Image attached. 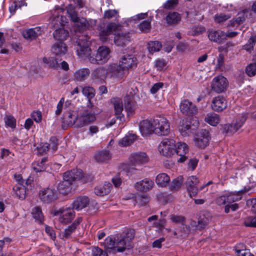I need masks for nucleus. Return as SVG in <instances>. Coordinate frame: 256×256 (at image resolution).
Masks as SVG:
<instances>
[{
    "label": "nucleus",
    "instance_id": "f257e3e1",
    "mask_svg": "<svg viewBox=\"0 0 256 256\" xmlns=\"http://www.w3.org/2000/svg\"><path fill=\"white\" fill-rule=\"evenodd\" d=\"M54 12H56V14L52 20L51 26L55 29L53 33L54 38L58 41L52 47V52L55 56L54 60L50 62V66L56 70H64V60H62L64 56L63 8L56 6Z\"/></svg>",
    "mask_w": 256,
    "mask_h": 256
},
{
    "label": "nucleus",
    "instance_id": "f03ea898",
    "mask_svg": "<svg viewBox=\"0 0 256 256\" xmlns=\"http://www.w3.org/2000/svg\"><path fill=\"white\" fill-rule=\"evenodd\" d=\"M82 176L80 170L73 169L65 172V195H72L75 192L76 185L73 182L80 180Z\"/></svg>",
    "mask_w": 256,
    "mask_h": 256
},
{
    "label": "nucleus",
    "instance_id": "7ed1b4c3",
    "mask_svg": "<svg viewBox=\"0 0 256 256\" xmlns=\"http://www.w3.org/2000/svg\"><path fill=\"white\" fill-rule=\"evenodd\" d=\"M153 132L158 136H167L170 132L168 120L164 116H156L153 119Z\"/></svg>",
    "mask_w": 256,
    "mask_h": 256
},
{
    "label": "nucleus",
    "instance_id": "20e7f679",
    "mask_svg": "<svg viewBox=\"0 0 256 256\" xmlns=\"http://www.w3.org/2000/svg\"><path fill=\"white\" fill-rule=\"evenodd\" d=\"M110 50L106 46H101L96 50L94 57H90V62L93 64H103L110 58Z\"/></svg>",
    "mask_w": 256,
    "mask_h": 256
},
{
    "label": "nucleus",
    "instance_id": "39448f33",
    "mask_svg": "<svg viewBox=\"0 0 256 256\" xmlns=\"http://www.w3.org/2000/svg\"><path fill=\"white\" fill-rule=\"evenodd\" d=\"M176 142L171 138H164L158 146L159 152L163 156L170 157L176 152Z\"/></svg>",
    "mask_w": 256,
    "mask_h": 256
},
{
    "label": "nucleus",
    "instance_id": "423d86ee",
    "mask_svg": "<svg viewBox=\"0 0 256 256\" xmlns=\"http://www.w3.org/2000/svg\"><path fill=\"white\" fill-rule=\"evenodd\" d=\"M210 138L209 131L206 129H202L196 134L194 142L198 147L204 148L208 145Z\"/></svg>",
    "mask_w": 256,
    "mask_h": 256
},
{
    "label": "nucleus",
    "instance_id": "0eeeda50",
    "mask_svg": "<svg viewBox=\"0 0 256 256\" xmlns=\"http://www.w3.org/2000/svg\"><path fill=\"white\" fill-rule=\"evenodd\" d=\"M228 86L227 79L222 76H218L214 78L212 82V90L217 93H220L226 90Z\"/></svg>",
    "mask_w": 256,
    "mask_h": 256
},
{
    "label": "nucleus",
    "instance_id": "6e6552de",
    "mask_svg": "<svg viewBox=\"0 0 256 256\" xmlns=\"http://www.w3.org/2000/svg\"><path fill=\"white\" fill-rule=\"evenodd\" d=\"M39 197L42 202L50 204L58 198V194L54 189L48 188L40 192Z\"/></svg>",
    "mask_w": 256,
    "mask_h": 256
},
{
    "label": "nucleus",
    "instance_id": "1a4fd4ad",
    "mask_svg": "<svg viewBox=\"0 0 256 256\" xmlns=\"http://www.w3.org/2000/svg\"><path fill=\"white\" fill-rule=\"evenodd\" d=\"M95 120L96 116L94 114L86 110L84 111L79 118L78 117L76 126L78 128H82L84 126L90 124Z\"/></svg>",
    "mask_w": 256,
    "mask_h": 256
},
{
    "label": "nucleus",
    "instance_id": "9d476101",
    "mask_svg": "<svg viewBox=\"0 0 256 256\" xmlns=\"http://www.w3.org/2000/svg\"><path fill=\"white\" fill-rule=\"evenodd\" d=\"M180 109L182 113L188 116H191L196 114L198 112L196 106L188 100H184L182 101Z\"/></svg>",
    "mask_w": 256,
    "mask_h": 256
},
{
    "label": "nucleus",
    "instance_id": "9b49d317",
    "mask_svg": "<svg viewBox=\"0 0 256 256\" xmlns=\"http://www.w3.org/2000/svg\"><path fill=\"white\" fill-rule=\"evenodd\" d=\"M127 238L120 236V238L117 236L116 239V242L115 244V248L116 252H123L126 250V240L129 238L130 240H132L134 238V230H130L126 233Z\"/></svg>",
    "mask_w": 256,
    "mask_h": 256
},
{
    "label": "nucleus",
    "instance_id": "f8f14e48",
    "mask_svg": "<svg viewBox=\"0 0 256 256\" xmlns=\"http://www.w3.org/2000/svg\"><path fill=\"white\" fill-rule=\"evenodd\" d=\"M148 160V156L144 152L132 154L130 157V162L132 166L142 164L147 162Z\"/></svg>",
    "mask_w": 256,
    "mask_h": 256
},
{
    "label": "nucleus",
    "instance_id": "ddd939ff",
    "mask_svg": "<svg viewBox=\"0 0 256 256\" xmlns=\"http://www.w3.org/2000/svg\"><path fill=\"white\" fill-rule=\"evenodd\" d=\"M78 114L76 108L72 110L70 108L65 107V121L68 126L76 124L78 121Z\"/></svg>",
    "mask_w": 256,
    "mask_h": 256
},
{
    "label": "nucleus",
    "instance_id": "4468645a",
    "mask_svg": "<svg viewBox=\"0 0 256 256\" xmlns=\"http://www.w3.org/2000/svg\"><path fill=\"white\" fill-rule=\"evenodd\" d=\"M120 64L124 69H128L134 66H136L137 58L133 54L124 55L120 60Z\"/></svg>",
    "mask_w": 256,
    "mask_h": 256
},
{
    "label": "nucleus",
    "instance_id": "2eb2a0df",
    "mask_svg": "<svg viewBox=\"0 0 256 256\" xmlns=\"http://www.w3.org/2000/svg\"><path fill=\"white\" fill-rule=\"evenodd\" d=\"M124 70L120 64L118 65L116 64H112L108 66L106 72L112 77L121 78L124 74Z\"/></svg>",
    "mask_w": 256,
    "mask_h": 256
},
{
    "label": "nucleus",
    "instance_id": "dca6fc26",
    "mask_svg": "<svg viewBox=\"0 0 256 256\" xmlns=\"http://www.w3.org/2000/svg\"><path fill=\"white\" fill-rule=\"evenodd\" d=\"M226 107L227 102L224 97L218 96L213 99L212 108L214 110L220 112L226 109Z\"/></svg>",
    "mask_w": 256,
    "mask_h": 256
},
{
    "label": "nucleus",
    "instance_id": "f3484780",
    "mask_svg": "<svg viewBox=\"0 0 256 256\" xmlns=\"http://www.w3.org/2000/svg\"><path fill=\"white\" fill-rule=\"evenodd\" d=\"M176 149L175 154L180 156L178 160V162H184L187 159V156L185 155L188 152V145L186 143L179 142L177 144V145L176 144Z\"/></svg>",
    "mask_w": 256,
    "mask_h": 256
},
{
    "label": "nucleus",
    "instance_id": "a211bd4d",
    "mask_svg": "<svg viewBox=\"0 0 256 256\" xmlns=\"http://www.w3.org/2000/svg\"><path fill=\"white\" fill-rule=\"evenodd\" d=\"M154 185V184L152 180L146 178L136 182L134 184V188L138 191L146 192L151 190Z\"/></svg>",
    "mask_w": 256,
    "mask_h": 256
},
{
    "label": "nucleus",
    "instance_id": "6ab92c4d",
    "mask_svg": "<svg viewBox=\"0 0 256 256\" xmlns=\"http://www.w3.org/2000/svg\"><path fill=\"white\" fill-rule=\"evenodd\" d=\"M90 204V198L86 196H78L72 203V209L77 210H81L86 207Z\"/></svg>",
    "mask_w": 256,
    "mask_h": 256
},
{
    "label": "nucleus",
    "instance_id": "aec40b11",
    "mask_svg": "<svg viewBox=\"0 0 256 256\" xmlns=\"http://www.w3.org/2000/svg\"><path fill=\"white\" fill-rule=\"evenodd\" d=\"M131 40L130 33L120 32L114 37V43L118 46H124L128 44Z\"/></svg>",
    "mask_w": 256,
    "mask_h": 256
},
{
    "label": "nucleus",
    "instance_id": "412c9836",
    "mask_svg": "<svg viewBox=\"0 0 256 256\" xmlns=\"http://www.w3.org/2000/svg\"><path fill=\"white\" fill-rule=\"evenodd\" d=\"M210 40L221 44L226 40L225 32L222 30L211 31L208 34Z\"/></svg>",
    "mask_w": 256,
    "mask_h": 256
},
{
    "label": "nucleus",
    "instance_id": "4be33fe9",
    "mask_svg": "<svg viewBox=\"0 0 256 256\" xmlns=\"http://www.w3.org/2000/svg\"><path fill=\"white\" fill-rule=\"evenodd\" d=\"M153 120H145L142 121L139 124V128L142 135L146 136L153 132Z\"/></svg>",
    "mask_w": 256,
    "mask_h": 256
},
{
    "label": "nucleus",
    "instance_id": "5701e85b",
    "mask_svg": "<svg viewBox=\"0 0 256 256\" xmlns=\"http://www.w3.org/2000/svg\"><path fill=\"white\" fill-rule=\"evenodd\" d=\"M190 128V122L186 118L181 120L178 126L180 132L184 136H188Z\"/></svg>",
    "mask_w": 256,
    "mask_h": 256
},
{
    "label": "nucleus",
    "instance_id": "b1692460",
    "mask_svg": "<svg viewBox=\"0 0 256 256\" xmlns=\"http://www.w3.org/2000/svg\"><path fill=\"white\" fill-rule=\"evenodd\" d=\"M116 242V239H114L112 237H108L104 242V247L105 248L106 252L108 254H115L116 252V249L115 248V244Z\"/></svg>",
    "mask_w": 256,
    "mask_h": 256
},
{
    "label": "nucleus",
    "instance_id": "393cba45",
    "mask_svg": "<svg viewBox=\"0 0 256 256\" xmlns=\"http://www.w3.org/2000/svg\"><path fill=\"white\" fill-rule=\"evenodd\" d=\"M120 25L115 22H110L106 26L100 27V34L101 36H107L110 35L112 31L118 30Z\"/></svg>",
    "mask_w": 256,
    "mask_h": 256
},
{
    "label": "nucleus",
    "instance_id": "a878e982",
    "mask_svg": "<svg viewBox=\"0 0 256 256\" xmlns=\"http://www.w3.org/2000/svg\"><path fill=\"white\" fill-rule=\"evenodd\" d=\"M192 222L196 230H202L208 225L210 222V218L205 214H202L199 216L197 222L196 221H193Z\"/></svg>",
    "mask_w": 256,
    "mask_h": 256
},
{
    "label": "nucleus",
    "instance_id": "bb28decb",
    "mask_svg": "<svg viewBox=\"0 0 256 256\" xmlns=\"http://www.w3.org/2000/svg\"><path fill=\"white\" fill-rule=\"evenodd\" d=\"M114 108L115 110V115L117 119L120 122L124 120V115L122 114L123 110V105L122 102L119 100H116L114 103Z\"/></svg>",
    "mask_w": 256,
    "mask_h": 256
},
{
    "label": "nucleus",
    "instance_id": "cd10ccee",
    "mask_svg": "<svg viewBox=\"0 0 256 256\" xmlns=\"http://www.w3.org/2000/svg\"><path fill=\"white\" fill-rule=\"evenodd\" d=\"M220 126L222 133L225 135L232 134L239 130L236 124H222Z\"/></svg>",
    "mask_w": 256,
    "mask_h": 256
},
{
    "label": "nucleus",
    "instance_id": "c85d7f7f",
    "mask_svg": "<svg viewBox=\"0 0 256 256\" xmlns=\"http://www.w3.org/2000/svg\"><path fill=\"white\" fill-rule=\"evenodd\" d=\"M112 184L110 183L104 184L102 186H99L95 188L94 193L100 196L108 194L110 192Z\"/></svg>",
    "mask_w": 256,
    "mask_h": 256
},
{
    "label": "nucleus",
    "instance_id": "c756f323",
    "mask_svg": "<svg viewBox=\"0 0 256 256\" xmlns=\"http://www.w3.org/2000/svg\"><path fill=\"white\" fill-rule=\"evenodd\" d=\"M40 28H38L28 30L23 32L22 36L28 40H34L40 34Z\"/></svg>",
    "mask_w": 256,
    "mask_h": 256
},
{
    "label": "nucleus",
    "instance_id": "7c9ffc66",
    "mask_svg": "<svg viewBox=\"0 0 256 256\" xmlns=\"http://www.w3.org/2000/svg\"><path fill=\"white\" fill-rule=\"evenodd\" d=\"M82 222V218H78L72 224L68 226L65 228V238H68L70 237V235L74 232L76 228L78 225Z\"/></svg>",
    "mask_w": 256,
    "mask_h": 256
},
{
    "label": "nucleus",
    "instance_id": "2f4dec72",
    "mask_svg": "<svg viewBox=\"0 0 256 256\" xmlns=\"http://www.w3.org/2000/svg\"><path fill=\"white\" fill-rule=\"evenodd\" d=\"M95 160L98 162H106L110 158L108 150H102L97 152L94 156Z\"/></svg>",
    "mask_w": 256,
    "mask_h": 256
},
{
    "label": "nucleus",
    "instance_id": "473e14b6",
    "mask_svg": "<svg viewBox=\"0 0 256 256\" xmlns=\"http://www.w3.org/2000/svg\"><path fill=\"white\" fill-rule=\"evenodd\" d=\"M76 52L78 55L82 60L88 58L90 60V57H93L91 56L92 51L90 48H78Z\"/></svg>",
    "mask_w": 256,
    "mask_h": 256
},
{
    "label": "nucleus",
    "instance_id": "72a5a7b5",
    "mask_svg": "<svg viewBox=\"0 0 256 256\" xmlns=\"http://www.w3.org/2000/svg\"><path fill=\"white\" fill-rule=\"evenodd\" d=\"M65 9H66V12L72 22H79L80 20L78 17V14L76 10L75 6L70 4Z\"/></svg>",
    "mask_w": 256,
    "mask_h": 256
},
{
    "label": "nucleus",
    "instance_id": "f704fd0d",
    "mask_svg": "<svg viewBox=\"0 0 256 256\" xmlns=\"http://www.w3.org/2000/svg\"><path fill=\"white\" fill-rule=\"evenodd\" d=\"M170 181L169 176L165 173H162L158 174L156 178V184L161 186L164 187Z\"/></svg>",
    "mask_w": 256,
    "mask_h": 256
},
{
    "label": "nucleus",
    "instance_id": "c9c22d12",
    "mask_svg": "<svg viewBox=\"0 0 256 256\" xmlns=\"http://www.w3.org/2000/svg\"><path fill=\"white\" fill-rule=\"evenodd\" d=\"M48 161L47 158H44L40 162H35L32 163V166L34 170L36 172H41L44 171L46 168L45 162Z\"/></svg>",
    "mask_w": 256,
    "mask_h": 256
},
{
    "label": "nucleus",
    "instance_id": "e433bc0d",
    "mask_svg": "<svg viewBox=\"0 0 256 256\" xmlns=\"http://www.w3.org/2000/svg\"><path fill=\"white\" fill-rule=\"evenodd\" d=\"M90 74V70L87 68H84L78 70L75 73L74 76L77 80L83 81L89 76Z\"/></svg>",
    "mask_w": 256,
    "mask_h": 256
},
{
    "label": "nucleus",
    "instance_id": "4c0bfd02",
    "mask_svg": "<svg viewBox=\"0 0 256 256\" xmlns=\"http://www.w3.org/2000/svg\"><path fill=\"white\" fill-rule=\"evenodd\" d=\"M180 15L176 12H170L166 17L167 23L170 25L177 24L180 20Z\"/></svg>",
    "mask_w": 256,
    "mask_h": 256
},
{
    "label": "nucleus",
    "instance_id": "58836bf2",
    "mask_svg": "<svg viewBox=\"0 0 256 256\" xmlns=\"http://www.w3.org/2000/svg\"><path fill=\"white\" fill-rule=\"evenodd\" d=\"M16 196L21 200H24L26 196V188L23 184H16L13 188Z\"/></svg>",
    "mask_w": 256,
    "mask_h": 256
},
{
    "label": "nucleus",
    "instance_id": "ea45409f",
    "mask_svg": "<svg viewBox=\"0 0 256 256\" xmlns=\"http://www.w3.org/2000/svg\"><path fill=\"white\" fill-rule=\"evenodd\" d=\"M137 136L134 134L126 136L119 142L118 144L122 146H128L134 142Z\"/></svg>",
    "mask_w": 256,
    "mask_h": 256
},
{
    "label": "nucleus",
    "instance_id": "a19ab883",
    "mask_svg": "<svg viewBox=\"0 0 256 256\" xmlns=\"http://www.w3.org/2000/svg\"><path fill=\"white\" fill-rule=\"evenodd\" d=\"M184 181L182 176H178L172 182L170 183V188L172 191H176L179 190Z\"/></svg>",
    "mask_w": 256,
    "mask_h": 256
},
{
    "label": "nucleus",
    "instance_id": "79ce46f5",
    "mask_svg": "<svg viewBox=\"0 0 256 256\" xmlns=\"http://www.w3.org/2000/svg\"><path fill=\"white\" fill-rule=\"evenodd\" d=\"M162 47V44L158 41H151L148 44L147 48L151 54L159 52Z\"/></svg>",
    "mask_w": 256,
    "mask_h": 256
},
{
    "label": "nucleus",
    "instance_id": "37998d69",
    "mask_svg": "<svg viewBox=\"0 0 256 256\" xmlns=\"http://www.w3.org/2000/svg\"><path fill=\"white\" fill-rule=\"evenodd\" d=\"M205 121L212 126H216L220 122L219 116L214 113L208 114L204 118Z\"/></svg>",
    "mask_w": 256,
    "mask_h": 256
},
{
    "label": "nucleus",
    "instance_id": "c03bdc74",
    "mask_svg": "<svg viewBox=\"0 0 256 256\" xmlns=\"http://www.w3.org/2000/svg\"><path fill=\"white\" fill-rule=\"evenodd\" d=\"M178 230V234L177 236V238H185L188 237L190 234V228L184 224H182Z\"/></svg>",
    "mask_w": 256,
    "mask_h": 256
},
{
    "label": "nucleus",
    "instance_id": "a18cd8bd",
    "mask_svg": "<svg viewBox=\"0 0 256 256\" xmlns=\"http://www.w3.org/2000/svg\"><path fill=\"white\" fill-rule=\"evenodd\" d=\"M82 92L84 95L86 96L88 99V102L91 104L90 99L94 97L95 95V90L92 87L85 86L82 88Z\"/></svg>",
    "mask_w": 256,
    "mask_h": 256
},
{
    "label": "nucleus",
    "instance_id": "49530a36",
    "mask_svg": "<svg viewBox=\"0 0 256 256\" xmlns=\"http://www.w3.org/2000/svg\"><path fill=\"white\" fill-rule=\"evenodd\" d=\"M124 106L126 110L130 112L134 110L135 104L132 98L130 96H126L124 98Z\"/></svg>",
    "mask_w": 256,
    "mask_h": 256
},
{
    "label": "nucleus",
    "instance_id": "de8ad7c7",
    "mask_svg": "<svg viewBox=\"0 0 256 256\" xmlns=\"http://www.w3.org/2000/svg\"><path fill=\"white\" fill-rule=\"evenodd\" d=\"M33 217L36 220H38L40 223H42L44 216L42 213V209L38 206H36L32 210V212Z\"/></svg>",
    "mask_w": 256,
    "mask_h": 256
},
{
    "label": "nucleus",
    "instance_id": "09e8293b",
    "mask_svg": "<svg viewBox=\"0 0 256 256\" xmlns=\"http://www.w3.org/2000/svg\"><path fill=\"white\" fill-rule=\"evenodd\" d=\"M138 26L141 32L144 33L148 32L151 28L150 22L148 20H144Z\"/></svg>",
    "mask_w": 256,
    "mask_h": 256
},
{
    "label": "nucleus",
    "instance_id": "8fccbe9b",
    "mask_svg": "<svg viewBox=\"0 0 256 256\" xmlns=\"http://www.w3.org/2000/svg\"><path fill=\"white\" fill-rule=\"evenodd\" d=\"M76 42L78 48H90V42L88 40L87 37L80 36Z\"/></svg>",
    "mask_w": 256,
    "mask_h": 256
},
{
    "label": "nucleus",
    "instance_id": "3c124183",
    "mask_svg": "<svg viewBox=\"0 0 256 256\" xmlns=\"http://www.w3.org/2000/svg\"><path fill=\"white\" fill-rule=\"evenodd\" d=\"M247 10H243L239 12L235 18L236 24L238 25H240L243 23L246 18Z\"/></svg>",
    "mask_w": 256,
    "mask_h": 256
},
{
    "label": "nucleus",
    "instance_id": "603ef678",
    "mask_svg": "<svg viewBox=\"0 0 256 256\" xmlns=\"http://www.w3.org/2000/svg\"><path fill=\"white\" fill-rule=\"evenodd\" d=\"M75 216V212L73 209L67 208L65 210V224L70 222Z\"/></svg>",
    "mask_w": 256,
    "mask_h": 256
},
{
    "label": "nucleus",
    "instance_id": "864d4df0",
    "mask_svg": "<svg viewBox=\"0 0 256 256\" xmlns=\"http://www.w3.org/2000/svg\"><path fill=\"white\" fill-rule=\"evenodd\" d=\"M244 225L246 227L256 228V216L246 217L244 220Z\"/></svg>",
    "mask_w": 256,
    "mask_h": 256
},
{
    "label": "nucleus",
    "instance_id": "5fc2aeb1",
    "mask_svg": "<svg viewBox=\"0 0 256 256\" xmlns=\"http://www.w3.org/2000/svg\"><path fill=\"white\" fill-rule=\"evenodd\" d=\"M256 42V36H251L248 40V43L243 46L244 49L247 51L250 52L253 50Z\"/></svg>",
    "mask_w": 256,
    "mask_h": 256
},
{
    "label": "nucleus",
    "instance_id": "6e6d98bb",
    "mask_svg": "<svg viewBox=\"0 0 256 256\" xmlns=\"http://www.w3.org/2000/svg\"><path fill=\"white\" fill-rule=\"evenodd\" d=\"M246 73L249 76H253L256 74V63L253 62L248 64L246 68Z\"/></svg>",
    "mask_w": 256,
    "mask_h": 256
},
{
    "label": "nucleus",
    "instance_id": "4d7b16f0",
    "mask_svg": "<svg viewBox=\"0 0 256 256\" xmlns=\"http://www.w3.org/2000/svg\"><path fill=\"white\" fill-rule=\"evenodd\" d=\"M50 147V144L47 142L40 144V146L37 147L38 154L42 155L46 154L48 152Z\"/></svg>",
    "mask_w": 256,
    "mask_h": 256
},
{
    "label": "nucleus",
    "instance_id": "13d9d810",
    "mask_svg": "<svg viewBox=\"0 0 256 256\" xmlns=\"http://www.w3.org/2000/svg\"><path fill=\"white\" fill-rule=\"evenodd\" d=\"M199 182V180L196 176H191L189 177L186 182V186L188 190V187L196 186Z\"/></svg>",
    "mask_w": 256,
    "mask_h": 256
},
{
    "label": "nucleus",
    "instance_id": "bf43d9fd",
    "mask_svg": "<svg viewBox=\"0 0 256 256\" xmlns=\"http://www.w3.org/2000/svg\"><path fill=\"white\" fill-rule=\"evenodd\" d=\"M118 12L116 10H108L104 13V18L107 19H111L118 16Z\"/></svg>",
    "mask_w": 256,
    "mask_h": 256
},
{
    "label": "nucleus",
    "instance_id": "052dcab7",
    "mask_svg": "<svg viewBox=\"0 0 256 256\" xmlns=\"http://www.w3.org/2000/svg\"><path fill=\"white\" fill-rule=\"evenodd\" d=\"M108 254L106 250H103L98 247H94L92 248V256H108Z\"/></svg>",
    "mask_w": 256,
    "mask_h": 256
},
{
    "label": "nucleus",
    "instance_id": "680f3d73",
    "mask_svg": "<svg viewBox=\"0 0 256 256\" xmlns=\"http://www.w3.org/2000/svg\"><path fill=\"white\" fill-rule=\"evenodd\" d=\"M5 123L8 126L14 128L16 126V120L15 118L11 116H7L5 119Z\"/></svg>",
    "mask_w": 256,
    "mask_h": 256
},
{
    "label": "nucleus",
    "instance_id": "e2e57ef3",
    "mask_svg": "<svg viewBox=\"0 0 256 256\" xmlns=\"http://www.w3.org/2000/svg\"><path fill=\"white\" fill-rule=\"evenodd\" d=\"M170 218L173 222L176 224H184L185 221V218L182 216L171 214Z\"/></svg>",
    "mask_w": 256,
    "mask_h": 256
},
{
    "label": "nucleus",
    "instance_id": "0e129e2a",
    "mask_svg": "<svg viewBox=\"0 0 256 256\" xmlns=\"http://www.w3.org/2000/svg\"><path fill=\"white\" fill-rule=\"evenodd\" d=\"M230 196H220L216 200V203L218 206H222L226 204V202H230Z\"/></svg>",
    "mask_w": 256,
    "mask_h": 256
},
{
    "label": "nucleus",
    "instance_id": "69168bd1",
    "mask_svg": "<svg viewBox=\"0 0 256 256\" xmlns=\"http://www.w3.org/2000/svg\"><path fill=\"white\" fill-rule=\"evenodd\" d=\"M178 3V0H168L164 5V8L169 10L174 8Z\"/></svg>",
    "mask_w": 256,
    "mask_h": 256
},
{
    "label": "nucleus",
    "instance_id": "338daca9",
    "mask_svg": "<svg viewBox=\"0 0 256 256\" xmlns=\"http://www.w3.org/2000/svg\"><path fill=\"white\" fill-rule=\"evenodd\" d=\"M230 16L228 15L221 14H216L214 16V20L218 23H221L229 19Z\"/></svg>",
    "mask_w": 256,
    "mask_h": 256
},
{
    "label": "nucleus",
    "instance_id": "774afa93",
    "mask_svg": "<svg viewBox=\"0 0 256 256\" xmlns=\"http://www.w3.org/2000/svg\"><path fill=\"white\" fill-rule=\"evenodd\" d=\"M136 202L140 206H146L148 202V198L146 195H142L140 196H138L136 199Z\"/></svg>",
    "mask_w": 256,
    "mask_h": 256
}]
</instances>
